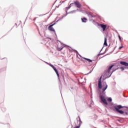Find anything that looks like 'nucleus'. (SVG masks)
<instances>
[{
    "instance_id": "1",
    "label": "nucleus",
    "mask_w": 128,
    "mask_h": 128,
    "mask_svg": "<svg viewBox=\"0 0 128 128\" xmlns=\"http://www.w3.org/2000/svg\"><path fill=\"white\" fill-rule=\"evenodd\" d=\"M123 108L124 106H122V105H118L114 106V108L116 110V112H118V114H124V111L120 110V108Z\"/></svg>"
},
{
    "instance_id": "2",
    "label": "nucleus",
    "mask_w": 128,
    "mask_h": 128,
    "mask_svg": "<svg viewBox=\"0 0 128 128\" xmlns=\"http://www.w3.org/2000/svg\"><path fill=\"white\" fill-rule=\"evenodd\" d=\"M54 24H56V23H54V24H52L50 25V26H48V30H50V32H56V30H54V28H52V26H54Z\"/></svg>"
},
{
    "instance_id": "3",
    "label": "nucleus",
    "mask_w": 128,
    "mask_h": 128,
    "mask_svg": "<svg viewBox=\"0 0 128 128\" xmlns=\"http://www.w3.org/2000/svg\"><path fill=\"white\" fill-rule=\"evenodd\" d=\"M74 4H75L76 7L78 8H82V4L78 1L74 2Z\"/></svg>"
},
{
    "instance_id": "4",
    "label": "nucleus",
    "mask_w": 128,
    "mask_h": 128,
    "mask_svg": "<svg viewBox=\"0 0 128 128\" xmlns=\"http://www.w3.org/2000/svg\"><path fill=\"white\" fill-rule=\"evenodd\" d=\"M50 66L52 67L53 70H54L55 72L56 73V74H57V76L58 78H60V74H58V70H56V68L52 64H50Z\"/></svg>"
},
{
    "instance_id": "5",
    "label": "nucleus",
    "mask_w": 128,
    "mask_h": 128,
    "mask_svg": "<svg viewBox=\"0 0 128 128\" xmlns=\"http://www.w3.org/2000/svg\"><path fill=\"white\" fill-rule=\"evenodd\" d=\"M100 98L104 104H106V106H108V102H106V100L104 98V95H101Z\"/></svg>"
},
{
    "instance_id": "6",
    "label": "nucleus",
    "mask_w": 128,
    "mask_h": 128,
    "mask_svg": "<svg viewBox=\"0 0 128 128\" xmlns=\"http://www.w3.org/2000/svg\"><path fill=\"white\" fill-rule=\"evenodd\" d=\"M108 88V84H106V82H104L103 86H102V92H106V90Z\"/></svg>"
},
{
    "instance_id": "7",
    "label": "nucleus",
    "mask_w": 128,
    "mask_h": 128,
    "mask_svg": "<svg viewBox=\"0 0 128 128\" xmlns=\"http://www.w3.org/2000/svg\"><path fill=\"white\" fill-rule=\"evenodd\" d=\"M98 88H102V77H100V78L98 80Z\"/></svg>"
},
{
    "instance_id": "8",
    "label": "nucleus",
    "mask_w": 128,
    "mask_h": 128,
    "mask_svg": "<svg viewBox=\"0 0 128 128\" xmlns=\"http://www.w3.org/2000/svg\"><path fill=\"white\" fill-rule=\"evenodd\" d=\"M84 59H82V60L83 62H86V60H87L88 62H92V60L90 59L86 58H83Z\"/></svg>"
},
{
    "instance_id": "9",
    "label": "nucleus",
    "mask_w": 128,
    "mask_h": 128,
    "mask_svg": "<svg viewBox=\"0 0 128 128\" xmlns=\"http://www.w3.org/2000/svg\"><path fill=\"white\" fill-rule=\"evenodd\" d=\"M84 59H82V60L83 62H86V60H87L88 62H92V60L90 59L86 58H83Z\"/></svg>"
},
{
    "instance_id": "10",
    "label": "nucleus",
    "mask_w": 128,
    "mask_h": 128,
    "mask_svg": "<svg viewBox=\"0 0 128 128\" xmlns=\"http://www.w3.org/2000/svg\"><path fill=\"white\" fill-rule=\"evenodd\" d=\"M114 65H112L111 66H110L108 69L107 72H106V74H110V70H112V68L114 67Z\"/></svg>"
},
{
    "instance_id": "11",
    "label": "nucleus",
    "mask_w": 128,
    "mask_h": 128,
    "mask_svg": "<svg viewBox=\"0 0 128 128\" xmlns=\"http://www.w3.org/2000/svg\"><path fill=\"white\" fill-rule=\"evenodd\" d=\"M100 26H101V28L103 30L104 32V30H106V25L104 24H100Z\"/></svg>"
},
{
    "instance_id": "12",
    "label": "nucleus",
    "mask_w": 128,
    "mask_h": 128,
    "mask_svg": "<svg viewBox=\"0 0 128 128\" xmlns=\"http://www.w3.org/2000/svg\"><path fill=\"white\" fill-rule=\"evenodd\" d=\"M120 64L124 66H128V63L126 62H120Z\"/></svg>"
},
{
    "instance_id": "13",
    "label": "nucleus",
    "mask_w": 128,
    "mask_h": 128,
    "mask_svg": "<svg viewBox=\"0 0 128 128\" xmlns=\"http://www.w3.org/2000/svg\"><path fill=\"white\" fill-rule=\"evenodd\" d=\"M78 118H79V122H80L79 126H76L74 128H80V124H82V120H80V116H78Z\"/></svg>"
},
{
    "instance_id": "14",
    "label": "nucleus",
    "mask_w": 128,
    "mask_h": 128,
    "mask_svg": "<svg viewBox=\"0 0 128 128\" xmlns=\"http://www.w3.org/2000/svg\"><path fill=\"white\" fill-rule=\"evenodd\" d=\"M106 41H107L106 38H105L104 45L105 46H108V43L106 42Z\"/></svg>"
},
{
    "instance_id": "15",
    "label": "nucleus",
    "mask_w": 128,
    "mask_h": 128,
    "mask_svg": "<svg viewBox=\"0 0 128 128\" xmlns=\"http://www.w3.org/2000/svg\"><path fill=\"white\" fill-rule=\"evenodd\" d=\"M64 48V46H62L61 48H60L58 46L57 48V50H58V52H60V50H62V48Z\"/></svg>"
},
{
    "instance_id": "16",
    "label": "nucleus",
    "mask_w": 128,
    "mask_h": 128,
    "mask_svg": "<svg viewBox=\"0 0 128 128\" xmlns=\"http://www.w3.org/2000/svg\"><path fill=\"white\" fill-rule=\"evenodd\" d=\"M82 22H86V20H88V19H86V18H82Z\"/></svg>"
},
{
    "instance_id": "17",
    "label": "nucleus",
    "mask_w": 128,
    "mask_h": 128,
    "mask_svg": "<svg viewBox=\"0 0 128 128\" xmlns=\"http://www.w3.org/2000/svg\"><path fill=\"white\" fill-rule=\"evenodd\" d=\"M89 16H91V18H96V16L92 15V13H90Z\"/></svg>"
},
{
    "instance_id": "18",
    "label": "nucleus",
    "mask_w": 128,
    "mask_h": 128,
    "mask_svg": "<svg viewBox=\"0 0 128 128\" xmlns=\"http://www.w3.org/2000/svg\"><path fill=\"white\" fill-rule=\"evenodd\" d=\"M76 10H74L70 12V14H74V12H76Z\"/></svg>"
},
{
    "instance_id": "19",
    "label": "nucleus",
    "mask_w": 128,
    "mask_h": 128,
    "mask_svg": "<svg viewBox=\"0 0 128 128\" xmlns=\"http://www.w3.org/2000/svg\"><path fill=\"white\" fill-rule=\"evenodd\" d=\"M108 102H111L112 100V98H108Z\"/></svg>"
},
{
    "instance_id": "20",
    "label": "nucleus",
    "mask_w": 128,
    "mask_h": 128,
    "mask_svg": "<svg viewBox=\"0 0 128 128\" xmlns=\"http://www.w3.org/2000/svg\"><path fill=\"white\" fill-rule=\"evenodd\" d=\"M70 6L66 8V12H68V10H70Z\"/></svg>"
},
{
    "instance_id": "21",
    "label": "nucleus",
    "mask_w": 128,
    "mask_h": 128,
    "mask_svg": "<svg viewBox=\"0 0 128 128\" xmlns=\"http://www.w3.org/2000/svg\"><path fill=\"white\" fill-rule=\"evenodd\" d=\"M72 4H74V3H72L71 4H70V5L69 6V7L72 8Z\"/></svg>"
},
{
    "instance_id": "22",
    "label": "nucleus",
    "mask_w": 128,
    "mask_h": 128,
    "mask_svg": "<svg viewBox=\"0 0 128 128\" xmlns=\"http://www.w3.org/2000/svg\"><path fill=\"white\" fill-rule=\"evenodd\" d=\"M118 36L120 42H122V38H120V36L119 35Z\"/></svg>"
},
{
    "instance_id": "23",
    "label": "nucleus",
    "mask_w": 128,
    "mask_h": 128,
    "mask_svg": "<svg viewBox=\"0 0 128 128\" xmlns=\"http://www.w3.org/2000/svg\"><path fill=\"white\" fill-rule=\"evenodd\" d=\"M120 70H124V67H120Z\"/></svg>"
},
{
    "instance_id": "24",
    "label": "nucleus",
    "mask_w": 128,
    "mask_h": 128,
    "mask_svg": "<svg viewBox=\"0 0 128 128\" xmlns=\"http://www.w3.org/2000/svg\"><path fill=\"white\" fill-rule=\"evenodd\" d=\"M124 48V46H121L119 47V50H122V48Z\"/></svg>"
},
{
    "instance_id": "25",
    "label": "nucleus",
    "mask_w": 128,
    "mask_h": 128,
    "mask_svg": "<svg viewBox=\"0 0 128 128\" xmlns=\"http://www.w3.org/2000/svg\"><path fill=\"white\" fill-rule=\"evenodd\" d=\"M112 72L110 75L109 76V77L110 76H112Z\"/></svg>"
},
{
    "instance_id": "26",
    "label": "nucleus",
    "mask_w": 128,
    "mask_h": 128,
    "mask_svg": "<svg viewBox=\"0 0 128 128\" xmlns=\"http://www.w3.org/2000/svg\"><path fill=\"white\" fill-rule=\"evenodd\" d=\"M114 72V71H112V73Z\"/></svg>"
}]
</instances>
